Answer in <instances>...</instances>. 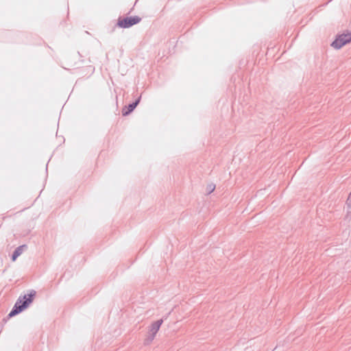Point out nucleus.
Returning <instances> with one entry per match:
<instances>
[{
    "label": "nucleus",
    "mask_w": 351,
    "mask_h": 351,
    "mask_svg": "<svg viewBox=\"0 0 351 351\" xmlns=\"http://www.w3.org/2000/svg\"><path fill=\"white\" fill-rule=\"evenodd\" d=\"M36 293V292L34 290H32L29 294L24 295L22 298L20 297L14 305L11 311L9 313L8 317H14L27 308L33 302Z\"/></svg>",
    "instance_id": "f257e3e1"
},
{
    "label": "nucleus",
    "mask_w": 351,
    "mask_h": 351,
    "mask_svg": "<svg viewBox=\"0 0 351 351\" xmlns=\"http://www.w3.org/2000/svg\"><path fill=\"white\" fill-rule=\"evenodd\" d=\"M141 19L138 16L119 18L117 25L121 28H129L134 25L138 23Z\"/></svg>",
    "instance_id": "f03ea898"
},
{
    "label": "nucleus",
    "mask_w": 351,
    "mask_h": 351,
    "mask_svg": "<svg viewBox=\"0 0 351 351\" xmlns=\"http://www.w3.org/2000/svg\"><path fill=\"white\" fill-rule=\"evenodd\" d=\"M350 42H351V32L338 36L332 43L331 46L335 49H339Z\"/></svg>",
    "instance_id": "7ed1b4c3"
},
{
    "label": "nucleus",
    "mask_w": 351,
    "mask_h": 351,
    "mask_svg": "<svg viewBox=\"0 0 351 351\" xmlns=\"http://www.w3.org/2000/svg\"><path fill=\"white\" fill-rule=\"evenodd\" d=\"M163 322V319H159L156 322H154L150 326L149 328V334L148 335V337L147 339V341L151 342L154 340L156 333L158 332V330L160 329V326L162 325Z\"/></svg>",
    "instance_id": "20e7f679"
},
{
    "label": "nucleus",
    "mask_w": 351,
    "mask_h": 351,
    "mask_svg": "<svg viewBox=\"0 0 351 351\" xmlns=\"http://www.w3.org/2000/svg\"><path fill=\"white\" fill-rule=\"evenodd\" d=\"M141 97H138L134 102L130 104L128 106H125L122 110L123 116H127L130 114L138 106L141 101Z\"/></svg>",
    "instance_id": "39448f33"
},
{
    "label": "nucleus",
    "mask_w": 351,
    "mask_h": 351,
    "mask_svg": "<svg viewBox=\"0 0 351 351\" xmlns=\"http://www.w3.org/2000/svg\"><path fill=\"white\" fill-rule=\"evenodd\" d=\"M26 248H27V245H20V246L17 247L14 250V251L13 252V254L12 255V261H15L16 260V258L21 254H22V253L23 252L24 249H26Z\"/></svg>",
    "instance_id": "423d86ee"
},
{
    "label": "nucleus",
    "mask_w": 351,
    "mask_h": 351,
    "mask_svg": "<svg viewBox=\"0 0 351 351\" xmlns=\"http://www.w3.org/2000/svg\"><path fill=\"white\" fill-rule=\"evenodd\" d=\"M346 206L348 208L347 217L351 218V191L346 201Z\"/></svg>",
    "instance_id": "0eeeda50"
},
{
    "label": "nucleus",
    "mask_w": 351,
    "mask_h": 351,
    "mask_svg": "<svg viewBox=\"0 0 351 351\" xmlns=\"http://www.w3.org/2000/svg\"><path fill=\"white\" fill-rule=\"evenodd\" d=\"M215 189V186L213 184H210L207 186V191L208 193L213 192Z\"/></svg>",
    "instance_id": "6e6552de"
}]
</instances>
